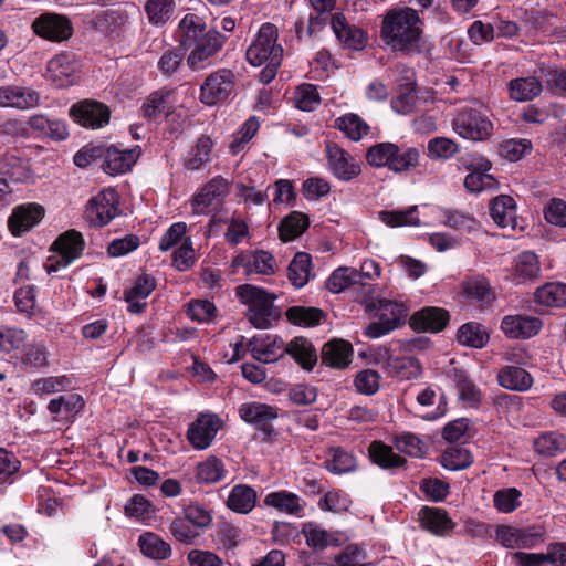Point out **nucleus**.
Listing matches in <instances>:
<instances>
[{
    "label": "nucleus",
    "mask_w": 566,
    "mask_h": 566,
    "mask_svg": "<svg viewBox=\"0 0 566 566\" xmlns=\"http://www.w3.org/2000/svg\"><path fill=\"white\" fill-rule=\"evenodd\" d=\"M380 35L386 45L406 54L427 50L422 32V21L415 9L402 8L388 11Z\"/></svg>",
    "instance_id": "obj_1"
},
{
    "label": "nucleus",
    "mask_w": 566,
    "mask_h": 566,
    "mask_svg": "<svg viewBox=\"0 0 566 566\" xmlns=\"http://www.w3.org/2000/svg\"><path fill=\"white\" fill-rule=\"evenodd\" d=\"M279 31L272 23H263L247 49V60L253 66H262L260 81L270 83L276 75L283 59V48L277 43Z\"/></svg>",
    "instance_id": "obj_2"
},
{
    "label": "nucleus",
    "mask_w": 566,
    "mask_h": 566,
    "mask_svg": "<svg viewBox=\"0 0 566 566\" xmlns=\"http://www.w3.org/2000/svg\"><path fill=\"white\" fill-rule=\"evenodd\" d=\"M235 292L240 301L248 306L247 318L255 328L268 329L280 318L281 312L274 305V294L251 284L240 285Z\"/></svg>",
    "instance_id": "obj_3"
},
{
    "label": "nucleus",
    "mask_w": 566,
    "mask_h": 566,
    "mask_svg": "<svg viewBox=\"0 0 566 566\" xmlns=\"http://www.w3.org/2000/svg\"><path fill=\"white\" fill-rule=\"evenodd\" d=\"M420 154L415 147H399L394 143H378L367 149L366 161L375 168L387 167L390 171L400 174L409 171L419 165Z\"/></svg>",
    "instance_id": "obj_4"
},
{
    "label": "nucleus",
    "mask_w": 566,
    "mask_h": 566,
    "mask_svg": "<svg viewBox=\"0 0 566 566\" xmlns=\"http://www.w3.org/2000/svg\"><path fill=\"white\" fill-rule=\"evenodd\" d=\"M369 308L378 316V321L370 323L365 329V335L370 338L381 337L398 328L408 315L403 303L385 298L371 302Z\"/></svg>",
    "instance_id": "obj_5"
},
{
    "label": "nucleus",
    "mask_w": 566,
    "mask_h": 566,
    "mask_svg": "<svg viewBox=\"0 0 566 566\" xmlns=\"http://www.w3.org/2000/svg\"><path fill=\"white\" fill-rule=\"evenodd\" d=\"M452 128L464 139L483 142L492 135L493 124L481 111L464 107L459 109L454 115Z\"/></svg>",
    "instance_id": "obj_6"
},
{
    "label": "nucleus",
    "mask_w": 566,
    "mask_h": 566,
    "mask_svg": "<svg viewBox=\"0 0 566 566\" xmlns=\"http://www.w3.org/2000/svg\"><path fill=\"white\" fill-rule=\"evenodd\" d=\"M118 213V195L112 188H106L93 196L85 208V219L93 227L109 223Z\"/></svg>",
    "instance_id": "obj_7"
},
{
    "label": "nucleus",
    "mask_w": 566,
    "mask_h": 566,
    "mask_svg": "<svg viewBox=\"0 0 566 566\" xmlns=\"http://www.w3.org/2000/svg\"><path fill=\"white\" fill-rule=\"evenodd\" d=\"M235 76L232 71L222 69L211 73L200 87L199 99L208 106L227 101L234 87Z\"/></svg>",
    "instance_id": "obj_8"
},
{
    "label": "nucleus",
    "mask_w": 566,
    "mask_h": 566,
    "mask_svg": "<svg viewBox=\"0 0 566 566\" xmlns=\"http://www.w3.org/2000/svg\"><path fill=\"white\" fill-rule=\"evenodd\" d=\"M231 269L233 273H238L242 269L247 276L252 274L271 275L276 271V262L268 251H244L232 259Z\"/></svg>",
    "instance_id": "obj_9"
},
{
    "label": "nucleus",
    "mask_w": 566,
    "mask_h": 566,
    "mask_svg": "<svg viewBox=\"0 0 566 566\" xmlns=\"http://www.w3.org/2000/svg\"><path fill=\"white\" fill-rule=\"evenodd\" d=\"M33 32L48 41L62 42L73 34V27L70 19L57 13H43L38 17L31 25Z\"/></svg>",
    "instance_id": "obj_10"
},
{
    "label": "nucleus",
    "mask_w": 566,
    "mask_h": 566,
    "mask_svg": "<svg viewBox=\"0 0 566 566\" xmlns=\"http://www.w3.org/2000/svg\"><path fill=\"white\" fill-rule=\"evenodd\" d=\"M84 245L82 234L75 230H69L61 234L53 243L54 250L59 253V259L46 266L48 273L56 272L61 268L70 265L81 256Z\"/></svg>",
    "instance_id": "obj_11"
},
{
    "label": "nucleus",
    "mask_w": 566,
    "mask_h": 566,
    "mask_svg": "<svg viewBox=\"0 0 566 566\" xmlns=\"http://www.w3.org/2000/svg\"><path fill=\"white\" fill-rule=\"evenodd\" d=\"M48 80L57 88H66L80 78L74 56L61 53L51 59L46 67Z\"/></svg>",
    "instance_id": "obj_12"
},
{
    "label": "nucleus",
    "mask_w": 566,
    "mask_h": 566,
    "mask_svg": "<svg viewBox=\"0 0 566 566\" xmlns=\"http://www.w3.org/2000/svg\"><path fill=\"white\" fill-rule=\"evenodd\" d=\"M70 116L83 127L97 129L108 124L111 112L103 103L86 99L73 105Z\"/></svg>",
    "instance_id": "obj_13"
},
{
    "label": "nucleus",
    "mask_w": 566,
    "mask_h": 566,
    "mask_svg": "<svg viewBox=\"0 0 566 566\" xmlns=\"http://www.w3.org/2000/svg\"><path fill=\"white\" fill-rule=\"evenodd\" d=\"M223 36L216 30H209L190 48L187 63L193 71L201 70L209 64L210 59L222 48Z\"/></svg>",
    "instance_id": "obj_14"
},
{
    "label": "nucleus",
    "mask_w": 566,
    "mask_h": 566,
    "mask_svg": "<svg viewBox=\"0 0 566 566\" xmlns=\"http://www.w3.org/2000/svg\"><path fill=\"white\" fill-rule=\"evenodd\" d=\"M326 154L329 169L337 179L349 181L360 175V164L336 144H327Z\"/></svg>",
    "instance_id": "obj_15"
},
{
    "label": "nucleus",
    "mask_w": 566,
    "mask_h": 566,
    "mask_svg": "<svg viewBox=\"0 0 566 566\" xmlns=\"http://www.w3.org/2000/svg\"><path fill=\"white\" fill-rule=\"evenodd\" d=\"M495 539L506 548H533L543 542V536L531 528L500 525L495 530Z\"/></svg>",
    "instance_id": "obj_16"
},
{
    "label": "nucleus",
    "mask_w": 566,
    "mask_h": 566,
    "mask_svg": "<svg viewBox=\"0 0 566 566\" xmlns=\"http://www.w3.org/2000/svg\"><path fill=\"white\" fill-rule=\"evenodd\" d=\"M41 94L30 86L4 85L0 87V107H11L21 111L40 105Z\"/></svg>",
    "instance_id": "obj_17"
},
{
    "label": "nucleus",
    "mask_w": 566,
    "mask_h": 566,
    "mask_svg": "<svg viewBox=\"0 0 566 566\" xmlns=\"http://www.w3.org/2000/svg\"><path fill=\"white\" fill-rule=\"evenodd\" d=\"M221 428V420L214 415H201L187 431L190 444L198 450L207 449Z\"/></svg>",
    "instance_id": "obj_18"
},
{
    "label": "nucleus",
    "mask_w": 566,
    "mask_h": 566,
    "mask_svg": "<svg viewBox=\"0 0 566 566\" xmlns=\"http://www.w3.org/2000/svg\"><path fill=\"white\" fill-rule=\"evenodd\" d=\"M228 182L222 177H214L195 195L191 205L193 213L205 214L212 207L220 205L228 193Z\"/></svg>",
    "instance_id": "obj_19"
},
{
    "label": "nucleus",
    "mask_w": 566,
    "mask_h": 566,
    "mask_svg": "<svg viewBox=\"0 0 566 566\" xmlns=\"http://www.w3.org/2000/svg\"><path fill=\"white\" fill-rule=\"evenodd\" d=\"M142 149L135 146L130 149H119L117 147H108L104 155L102 163L103 170L108 175L126 174L136 164Z\"/></svg>",
    "instance_id": "obj_20"
},
{
    "label": "nucleus",
    "mask_w": 566,
    "mask_h": 566,
    "mask_svg": "<svg viewBox=\"0 0 566 566\" xmlns=\"http://www.w3.org/2000/svg\"><path fill=\"white\" fill-rule=\"evenodd\" d=\"M43 216L42 206L38 203L21 205L14 208L8 220V227L14 237H19L36 226Z\"/></svg>",
    "instance_id": "obj_21"
},
{
    "label": "nucleus",
    "mask_w": 566,
    "mask_h": 566,
    "mask_svg": "<svg viewBox=\"0 0 566 566\" xmlns=\"http://www.w3.org/2000/svg\"><path fill=\"white\" fill-rule=\"evenodd\" d=\"M285 347L283 339L275 335L253 337L248 344L252 357L263 364L274 363L283 357Z\"/></svg>",
    "instance_id": "obj_22"
},
{
    "label": "nucleus",
    "mask_w": 566,
    "mask_h": 566,
    "mask_svg": "<svg viewBox=\"0 0 566 566\" xmlns=\"http://www.w3.org/2000/svg\"><path fill=\"white\" fill-rule=\"evenodd\" d=\"M448 311L440 307H424L410 317V326L418 332H441L449 323Z\"/></svg>",
    "instance_id": "obj_23"
},
{
    "label": "nucleus",
    "mask_w": 566,
    "mask_h": 566,
    "mask_svg": "<svg viewBox=\"0 0 566 566\" xmlns=\"http://www.w3.org/2000/svg\"><path fill=\"white\" fill-rule=\"evenodd\" d=\"M239 415L243 421L268 433L272 431L271 422L277 418V412L274 407L256 401L242 403L239 408Z\"/></svg>",
    "instance_id": "obj_24"
},
{
    "label": "nucleus",
    "mask_w": 566,
    "mask_h": 566,
    "mask_svg": "<svg viewBox=\"0 0 566 566\" xmlns=\"http://www.w3.org/2000/svg\"><path fill=\"white\" fill-rule=\"evenodd\" d=\"M542 327L537 317L524 315H506L503 317L501 328L510 338H530L535 336Z\"/></svg>",
    "instance_id": "obj_25"
},
{
    "label": "nucleus",
    "mask_w": 566,
    "mask_h": 566,
    "mask_svg": "<svg viewBox=\"0 0 566 566\" xmlns=\"http://www.w3.org/2000/svg\"><path fill=\"white\" fill-rule=\"evenodd\" d=\"M332 29L336 38L347 48L360 50L365 46L367 38L365 32L347 22L343 13H336L331 20Z\"/></svg>",
    "instance_id": "obj_26"
},
{
    "label": "nucleus",
    "mask_w": 566,
    "mask_h": 566,
    "mask_svg": "<svg viewBox=\"0 0 566 566\" xmlns=\"http://www.w3.org/2000/svg\"><path fill=\"white\" fill-rule=\"evenodd\" d=\"M156 287L155 279L148 274H143L135 281L134 285L124 294V300L128 304L127 311L132 314L144 312L147 303L145 300Z\"/></svg>",
    "instance_id": "obj_27"
},
{
    "label": "nucleus",
    "mask_w": 566,
    "mask_h": 566,
    "mask_svg": "<svg viewBox=\"0 0 566 566\" xmlns=\"http://www.w3.org/2000/svg\"><path fill=\"white\" fill-rule=\"evenodd\" d=\"M203 18L196 13H187L178 24L177 36L184 49H190L197 40L208 34Z\"/></svg>",
    "instance_id": "obj_28"
},
{
    "label": "nucleus",
    "mask_w": 566,
    "mask_h": 566,
    "mask_svg": "<svg viewBox=\"0 0 566 566\" xmlns=\"http://www.w3.org/2000/svg\"><path fill=\"white\" fill-rule=\"evenodd\" d=\"M352 357L353 347L343 339L329 340L322 349V360L328 367L343 369L350 364Z\"/></svg>",
    "instance_id": "obj_29"
},
{
    "label": "nucleus",
    "mask_w": 566,
    "mask_h": 566,
    "mask_svg": "<svg viewBox=\"0 0 566 566\" xmlns=\"http://www.w3.org/2000/svg\"><path fill=\"white\" fill-rule=\"evenodd\" d=\"M490 214L493 221L501 228L515 229L516 205L511 196L500 195L490 202Z\"/></svg>",
    "instance_id": "obj_30"
},
{
    "label": "nucleus",
    "mask_w": 566,
    "mask_h": 566,
    "mask_svg": "<svg viewBox=\"0 0 566 566\" xmlns=\"http://www.w3.org/2000/svg\"><path fill=\"white\" fill-rule=\"evenodd\" d=\"M497 382L501 387L512 391H526L533 385V377L531 374L517 366H504L496 376Z\"/></svg>",
    "instance_id": "obj_31"
},
{
    "label": "nucleus",
    "mask_w": 566,
    "mask_h": 566,
    "mask_svg": "<svg viewBox=\"0 0 566 566\" xmlns=\"http://www.w3.org/2000/svg\"><path fill=\"white\" fill-rule=\"evenodd\" d=\"M256 491L248 484L234 485L227 499V506L239 514L250 513L256 504Z\"/></svg>",
    "instance_id": "obj_32"
},
{
    "label": "nucleus",
    "mask_w": 566,
    "mask_h": 566,
    "mask_svg": "<svg viewBox=\"0 0 566 566\" xmlns=\"http://www.w3.org/2000/svg\"><path fill=\"white\" fill-rule=\"evenodd\" d=\"M419 521L423 528L436 535H443L454 527L447 512L437 507H422L419 512Z\"/></svg>",
    "instance_id": "obj_33"
},
{
    "label": "nucleus",
    "mask_w": 566,
    "mask_h": 566,
    "mask_svg": "<svg viewBox=\"0 0 566 566\" xmlns=\"http://www.w3.org/2000/svg\"><path fill=\"white\" fill-rule=\"evenodd\" d=\"M538 256L531 251L520 253L513 263L512 275L517 283L535 280L539 276Z\"/></svg>",
    "instance_id": "obj_34"
},
{
    "label": "nucleus",
    "mask_w": 566,
    "mask_h": 566,
    "mask_svg": "<svg viewBox=\"0 0 566 566\" xmlns=\"http://www.w3.org/2000/svg\"><path fill=\"white\" fill-rule=\"evenodd\" d=\"M510 97L516 102L536 98L543 91L542 82L536 76L517 77L507 84Z\"/></svg>",
    "instance_id": "obj_35"
},
{
    "label": "nucleus",
    "mask_w": 566,
    "mask_h": 566,
    "mask_svg": "<svg viewBox=\"0 0 566 566\" xmlns=\"http://www.w3.org/2000/svg\"><path fill=\"white\" fill-rule=\"evenodd\" d=\"M0 175L15 182L24 181L30 175V164L18 151L7 153L0 157Z\"/></svg>",
    "instance_id": "obj_36"
},
{
    "label": "nucleus",
    "mask_w": 566,
    "mask_h": 566,
    "mask_svg": "<svg viewBox=\"0 0 566 566\" xmlns=\"http://www.w3.org/2000/svg\"><path fill=\"white\" fill-rule=\"evenodd\" d=\"M289 354L304 369L311 370L317 363V353L313 344L305 337H295L285 347Z\"/></svg>",
    "instance_id": "obj_37"
},
{
    "label": "nucleus",
    "mask_w": 566,
    "mask_h": 566,
    "mask_svg": "<svg viewBox=\"0 0 566 566\" xmlns=\"http://www.w3.org/2000/svg\"><path fill=\"white\" fill-rule=\"evenodd\" d=\"M368 453L373 463L386 470L403 467L407 462L405 458L395 453L390 446L381 441H373Z\"/></svg>",
    "instance_id": "obj_38"
},
{
    "label": "nucleus",
    "mask_w": 566,
    "mask_h": 566,
    "mask_svg": "<svg viewBox=\"0 0 566 566\" xmlns=\"http://www.w3.org/2000/svg\"><path fill=\"white\" fill-rule=\"evenodd\" d=\"M212 148L213 143L209 136L199 137L188 157L185 159V168L191 171L202 169L211 159Z\"/></svg>",
    "instance_id": "obj_39"
},
{
    "label": "nucleus",
    "mask_w": 566,
    "mask_h": 566,
    "mask_svg": "<svg viewBox=\"0 0 566 566\" xmlns=\"http://www.w3.org/2000/svg\"><path fill=\"white\" fill-rule=\"evenodd\" d=\"M386 367L390 376L400 380L417 378L421 374V366L413 357L389 356Z\"/></svg>",
    "instance_id": "obj_40"
},
{
    "label": "nucleus",
    "mask_w": 566,
    "mask_h": 566,
    "mask_svg": "<svg viewBox=\"0 0 566 566\" xmlns=\"http://www.w3.org/2000/svg\"><path fill=\"white\" fill-rule=\"evenodd\" d=\"M226 475L227 470L223 462L216 457H209L196 467V480L198 483H218L222 481Z\"/></svg>",
    "instance_id": "obj_41"
},
{
    "label": "nucleus",
    "mask_w": 566,
    "mask_h": 566,
    "mask_svg": "<svg viewBox=\"0 0 566 566\" xmlns=\"http://www.w3.org/2000/svg\"><path fill=\"white\" fill-rule=\"evenodd\" d=\"M534 297L536 303L544 306H565L566 284L558 282L547 283L535 291Z\"/></svg>",
    "instance_id": "obj_42"
},
{
    "label": "nucleus",
    "mask_w": 566,
    "mask_h": 566,
    "mask_svg": "<svg viewBox=\"0 0 566 566\" xmlns=\"http://www.w3.org/2000/svg\"><path fill=\"white\" fill-rule=\"evenodd\" d=\"M311 255L305 252H297L287 269L290 282L297 289L303 287L310 281Z\"/></svg>",
    "instance_id": "obj_43"
},
{
    "label": "nucleus",
    "mask_w": 566,
    "mask_h": 566,
    "mask_svg": "<svg viewBox=\"0 0 566 566\" xmlns=\"http://www.w3.org/2000/svg\"><path fill=\"white\" fill-rule=\"evenodd\" d=\"M464 292L467 296L481 308L489 306L494 300L490 283L484 277L468 280L464 284Z\"/></svg>",
    "instance_id": "obj_44"
},
{
    "label": "nucleus",
    "mask_w": 566,
    "mask_h": 566,
    "mask_svg": "<svg viewBox=\"0 0 566 566\" xmlns=\"http://www.w3.org/2000/svg\"><path fill=\"white\" fill-rule=\"evenodd\" d=\"M302 533L305 536L306 544L315 549H324L328 546H335L338 544L334 534L314 522L305 523L303 525Z\"/></svg>",
    "instance_id": "obj_45"
},
{
    "label": "nucleus",
    "mask_w": 566,
    "mask_h": 566,
    "mask_svg": "<svg viewBox=\"0 0 566 566\" xmlns=\"http://www.w3.org/2000/svg\"><path fill=\"white\" fill-rule=\"evenodd\" d=\"M138 544L144 555L153 559H166L171 554V547L154 533H145L139 536Z\"/></svg>",
    "instance_id": "obj_46"
},
{
    "label": "nucleus",
    "mask_w": 566,
    "mask_h": 566,
    "mask_svg": "<svg viewBox=\"0 0 566 566\" xmlns=\"http://www.w3.org/2000/svg\"><path fill=\"white\" fill-rule=\"evenodd\" d=\"M357 283H359L358 270L349 266H340L333 271L327 279L326 289L332 293H340Z\"/></svg>",
    "instance_id": "obj_47"
},
{
    "label": "nucleus",
    "mask_w": 566,
    "mask_h": 566,
    "mask_svg": "<svg viewBox=\"0 0 566 566\" xmlns=\"http://www.w3.org/2000/svg\"><path fill=\"white\" fill-rule=\"evenodd\" d=\"M71 386V379L66 376H49L36 378L31 384V389L34 395L44 396L65 391Z\"/></svg>",
    "instance_id": "obj_48"
},
{
    "label": "nucleus",
    "mask_w": 566,
    "mask_h": 566,
    "mask_svg": "<svg viewBox=\"0 0 566 566\" xmlns=\"http://www.w3.org/2000/svg\"><path fill=\"white\" fill-rule=\"evenodd\" d=\"M308 226V219L305 214L294 211L281 221L279 227L280 238L289 242L300 237Z\"/></svg>",
    "instance_id": "obj_49"
},
{
    "label": "nucleus",
    "mask_w": 566,
    "mask_h": 566,
    "mask_svg": "<svg viewBox=\"0 0 566 566\" xmlns=\"http://www.w3.org/2000/svg\"><path fill=\"white\" fill-rule=\"evenodd\" d=\"M457 338L461 345L482 348L488 343L489 335L480 324L470 322L459 328Z\"/></svg>",
    "instance_id": "obj_50"
},
{
    "label": "nucleus",
    "mask_w": 566,
    "mask_h": 566,
    "mask_svg": "<svg viewBox=\"0 0 566 566\" xmlns=\"http://www.w3.org/2000/svg\"><path fill=\"white\" fill-rule=\"evenodd\" d=\"M21 363L34 369L48 367L50 360L46 346L42 342L27 344L22 352Z\"/></svg>",
    "instance_id": "obj_51"
},
{
    "label": "nucleus",
    "mask_w": 566,
    "mask_h": 566,
    "mask_svg": "<svg viewBox=\"0 0 566 566\" xmlns=\"http://www.w3.org/2000/svg\"><path fill=\"white\" fill-rule=\"evenodd\" d=\"M265 504L287 514H300L303 510L300 497L289 492H272L266 495Z\"/></svg>",
    "instance_id": "obj_52"
},
{
    "label": "nucleus",
    "mask_w": 566,
    "mask_h": 566,
    "mask_svg": "<svg viewBox=\"0 0 566 566\" xmlns=\"http://www.w3.org/2000/svg\"><path fill=\"white\" fill-rule=\"evenodd\" d=\"M418 208L417 206H412L406 210H397V211H380L378 213L379 219L387 226L396 228L403 226H420V220L418 218Z\"/></svg>",
    "instance_id": "obj_53"
},
{
    "label": "nucleus",
    "mask_w": 566,
    "mask_h": 566,
    "mask_svg": "<svg viewBox=\"0 0 566 566\" xmlns=\"http://www.w3.org/2000/svg\"><path fill=\"white\" fill-rule=\"evenodd\" d=\"M170 94L171 92L163 90L151 93L142 106L143 116L153 119L161 114H168L171 108L168 104Z\"/></svg>",
    "instance_id": "obj_54"
},
{
    "label": "nucleus",
    "mask_w": 566,
    "mask_h": 566,
    "mask_svg": "<svg viewBox=\"0 0 566 566\" xmlns=\"http://www.w3.org/2000/svg\"><path fill=\"white\" fill-rule=\"evenodd\" d=\"M292 101L294 106L304 112L314 111L321 104L319 93L313 84L304 83L296 87Z\"/></svg>",
    "instance_id": "obj_55"
},
{
    "label": "nucleus",
    "mask_w": 566,
    "mask_h": 566,
    "mask_svg": "<svg viewBox=\"0 0 566 566\" xmlns=\"http://www.w3.org/2000/svg\"><path fill=\"white\" fill-rule=\"evenodd\" d=\"M473 462L470 451L462 447H449L441 455V464L443 468L452 471L463 470Z\"/></svg>",
    "instance_id": "obj_56"
},
{
    "label": "nucleus",
    "mask_w": 566,
    "mask_h": 566,
    "mask_svg": "<svg viewBox=\"0 0 566 566\" xmlns=\"http://www.w3.org/2000/svg\"><path fill=\"white\" fill-rule=\"evenodd\" d=\"M326 469L334 474L348 473L356 468V459L353 454L340 448L329 451V458L325 462Z\"/></svg>",
    "instance_id": "obj_57"
},
{
    "label": "nucleus",
    "mask_w": 566,
    "mask_h": 566,
    "mask_svg": "<svg viewBox=\"0 0 566 566\" xmlns=\"http://www.w3.org/2000/svg\"><path fill=\"white\" fill-rule=\"evenodd\" d=\"M82 407L83 399L81 396L72 394L52 399L48 405V410L54 417L64 412L66 418H72L82 409Z\"/></svg>",
    "instance_id": "obj_58"
},
{
    "label": "nucleus",
    "mask_w": 566,
    "mask_h": 566,
    "mask_svg": "<svg viewBox=\"0 0 566 566\" xmlns=\"http://www.w3.org/2000/svg\"><path fill=\"white\" fill-rule=\"evenodd\" d=\"M324 314L316 307L292 306L286 311L287 319L298 326L311 327L319 324Z\"/></svg>",
    "instance_id": "obj_59"
},
{
    "label": "nucleus",
    "mask_w": 566,
    "mask_h": 566,
    "mask_svg": "<svg viewBox=\"0 0 566 566\" xmlns=\"http://www.w3.org/2000/svg\"><path fill=\"white\" fill-rule=\"evenodd\" d=\"M175 10L174 0H147L145 11L151 24H165Z\"/></svg>",
    "instance_id": "obj_60"
},
{
    "label": "nucleus",
    "mask_w": 566,
    "mask_h": 566,
    "mask_svg": "<svg viewBox=\"0 0 566 566\" xmlns=\"http://www.w3.org/2000/svg\"><path fill=\"white\" fill-rule=\"evenodd\" d=\"M534 447L538 453L553 457L566 451V438L557 432H547L534 441Z\"/></svg>",
    "instance_id": "obj_61"
},
{
    "label": "nucleus",
    "mask_w": 566,
    "mask_h": 566,
    "mask_svg": "<svg viewBox=\"0 0 566 566\" xmlns=\"http://www.w3.org/2000/svg\"><path fill=\"white\" fill-rule=\"evenodd\" d=\"M337 127L352 140L358 142L368 132V125L356 114H346L336 119Z\"/></svg>",
    "instance_id": "obj_62"
},
{
    "label": "nucleus",
    "mask_w": 566,
    "mask_h": 566,
    "mask_svg": "<svg viewBox=\"0 0 566 566\" xmlns=\"http://www.w3.org/2000/svg\"><path fill=\"white\" fill-rule=\"evenodd\" d=\"M394 443L398 451L410 457L422 458L426 454V443L415 433L405 432L396 436Z\"/></svg>",
    "instance_id": "obj_63"
},
{
    "label": "nucleus",
    "mask_w": 566,
    "mask_h": 566,
    "mask_svg": "<svg viewBox=\"0 0 566 566\" xmlns=\"http://www.w3.org/2000/svg\"><path fill=\"white\" fill-rule=\"evenodd\" d=\"M260 124L256 117L252 116L244 122L239 132L233 135V140L229 145L232 155L239 154L244 145L248 144L259 130Z\"/></svg>",
    "instance_id": "obj_64"
}]
</instances>
